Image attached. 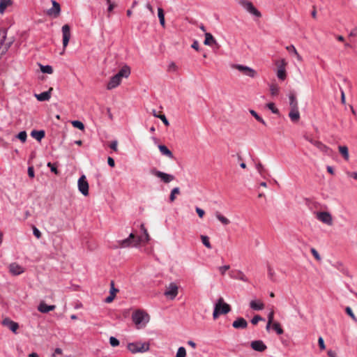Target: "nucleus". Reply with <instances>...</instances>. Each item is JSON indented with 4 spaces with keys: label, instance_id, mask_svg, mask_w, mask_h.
I'll use <instances>...</instances> for the list:
<instances>
[{
    "label": "nucleus",
    "instance_id": "nucleus-10",
    "mask_svg": "<svg viewBox=\"0 0 357 357\" xmlns=\"http://www.w3.org/2000/svg\"><path fill=\"white\" fill-rule=\"evenodd\" d=\"M62 35H63V51L65 50L66 47H67L70 36V27L68 24H64L62 26Z\"/></svg>",
    "mask_w": 357,
    "mask_h": 357
},
{
    "label": "nucleus",
    "instance_id": "nucleus-47",
    "mask_svg": "<svg viewBox=\"0 0 357 357\" xmlns=\"http://www.w3.org/2000/svg\"><path fill=\"white\" fill-rule=\"evenodd\" d=\"M26 132L25 131H22L19 132V134L17 135V137L22 142H25L26 140Z\"/></svg>",
    "mask_w": 357,
    "mask_h": 357
},
{
    "label": "nucleus",
    "instance_id": "nucleus-48",
    "mask_svg": "<svg viewBox=\"0 0 357 357\" xmlns=\"http://www.w3.org/2000/svg\"><path fill=\"white\" fill-rule=\"evenodd\" d=\"M345 311L347 312V314L355 321H357V319L356 317V316L354 315L351 308L350 307H347L346 309H345Z\"/></svg>",
    "mask_w": 357,
    "mask_h": 357
},
{
    "label": "nucleus",
    "instance_id": "nucleus-13",
    "mask_svg": "<svg viewBox=\"0 0 357 357\" xmlns=\"http://www.w3.org/2000/svg\"><path fill=\"white\" fill-rule=\"evenodd\" d=\"M152 174H154L155 176L161 178V180L165 183H170L171 181L174 180V176L173 175L168 174L167 173L160 172L158 170H153Z\"/></svg>",
    "mask_w": 357,
    "mask_h": 357
},
{
    "label": "nucleus",
    "instance_id": "nucleus-30",
    "mask_svg": "<svg viewBox=\"0 0 357 357\" xmlns=\"http://www.w3.org/2000/svg\"><path fill=\"white\" fill-rule=\"evenodd\" d=\"M158 149L162 155H166L169 158H174L172 152L166 146L159 145Z\"/></svg>",
    "mask_w": 357,
    "mask_h": 357
},
{
    "label": "nucleus",
    "instance_id": "nucleus-51",
    "mask_svg": "<svg viewBox=\"0 0 357 357\" xmlns=\"http://www.w3.org/2000/svg\"><path fill=\"white\" fill-rule=\"evenodd\" d=\"M109 343L114 347L119 345V341L114 337L109 338Z\"/></svg>",
    "mask_w": 357,
    "mask_h": 357
},
{
    "label": "nucleus",
    "instance_id": "nucleus-32",
    "mask_svg": "<svg viewBox=\"0 0 357 357\" xmlns=\"http://www.w3.org/2000/svg\"><path fill=\"white\" fill-rule=\"evenodd\" d=\"M12 4V0H0V13L3 14L6 8Z\"/></svg>",
    "mask_w": 357,
    "mask_h": 357
},
{
    "label": "nucleus",
    "instance_id": "nucleus-18",
    "mask_svg": "<svg viewBox=\"0 0 357 357\" xmlns=\"http://www.w3.org/2000/svg\"><path fill=\"white\" fill-rule=\"evenodd\" d=\"M289 105L291 107L290 112H298V103L296 98V94L294 92H290L289 94Z\"/></svg>",
    "mask_w": 357,
    "mask_h": 357
},
{
    "label": "nucleus",
    "instance_id": "nucleus-43",
    "mask_svg": "<svg viewBox=\"0 0 357 357\" xmlns=\"http://www.w3.org/2000/svg\"><path fill=\"white\" fill-rule=\"evenodd\" d=\"M270 91H271V95L276 96L279 93V87L277 84H273L270 86Z\"/></svg>",
    "mask_w": 357,
    "mask_h": 357
},
{
    "label": "nucleus",
    "instance_id": "nucleus-59",
    "mask_svg": "<svg viewBox=\"0 0 357 357\" xmlns=\"http://www.w3.org/2000/svg\"><path fill=\"white\" fill-rule=\"evenodd\" d=\"M117 145H118V142L117 141H113L110 143L109 144V147L110 149H112L113 151H118V148H117Z\"/></svg>",
    "mask_w": 357,
    "mask_h": 357
},
{
    "label": "nucleus",
    "instance_id": "nucleus-3",
    "mask_svg": "<svg viewBox=\"0 0 357 357\" xmlns=\"http://www.w3.org/2000/svg\"><path fill=\"white\" fill-rule=\"evenodd\" d=\"M230 311V305L225 302L223 298L220 297L215 305L213 317L216 319L220 314H226Z\"/></svg>",
    "mask_w": 357,
    "mask_h": 357
},
{
    "label": "nucleus",
    "instance_id": "nucleus-39",
    "mask_svg": "<svg viewBox=\"0 0 357 357\" xmlns=\"http://www.w3.org/2000/svg\"><path fill=\"white\" fill-rule=\"evenodd\" d=\"M140 227H141V230L143 231L144 235V238L142 237V238H143L142 242H146V243L149 242L150 240V236L148 233L147 229L145 228V227L143 224L141 225Z\"/></svg>",
    "mask_w": 357,
    "mask_h": 357
},
{
    "label": "nucleus",
    "instance_id": "nucleus-63",
    "mask_svg": "<svg viewBox=\"0 0 357 357\" xmlns=\"http://www.w3.org/2000/svg\"><path fill=\"white\" fill-rule=\"evenodd\" d=\"M273 317H274V312H273V311H271V312L268 314V322H269V324H273Z\"/></svg>",
    "mask_w": 357,
    "mask_h": 357
},
{
    "label": "nucleus",
    "instance_id": "nucleus-31",
    "mask_svg": "<svg viewBox=\"0 0 357 357\" xmlns=\"http://www.w3.org/2000/svg\"><path fill=\"white\" fill-rule=\"evenodd\" d=\"M213 43H216V40L213 38L211 33H205V40L204 42V44L205 45H211Z\"/></svg>",
    "mask_w": 357,
    "mask_h": 357
},
{
    "label": "nucleus",
    "instance_id": "nucleus-16",
    "mask_svg": "<svg viewBox=\"0 0 357 357\" xmlns=\"http://www.w3.org/2000/svg\"><path fill=\"white\" fill-rule=\"evenodd\" d=\"M2 324L4 326L8 327L14 333H17L19 328V324L8 317L3 319Z\"/></svg>",
    "mask_w": 357,
    "mask_h": 357
},
{
    "label": "nucleus",
    "instance_id": "nucleus-25",
    "mask_svg": "<svg viewBox=\"0 0 357 357\" xmlns=\"http://www.w3.org/2000/svg\"><path fill=\"white\" fill-rule=\"evenodd\" d=\"M119 291L117 289L114 287V282H111V288H110V295L106 298L105 302L106 303H111L113 301L116 296V294Z\"/></svg>",
    "mask_w": 357,
    "mask_h": 357
},
{
    "label": "nucleus",
    "instance_id": "nucleus-44",
    "mask_svg": "<svg viewBox=\"0 0 357 357\" xmlns=\"http://www.w3.org/2000/svg\"><path fill=\"white\" fill-rule=\"evenodd\" d=\"M186 356V351L185 349L183 347L178 348L176 357H185Z\"/></svg>",
    "mask_w": 357,
    "mask_h": 357
},
{
    "label": "nucleus",
    "instance_id": "nucleus-56",
    "mask_svg": "<svg viewBox=\"0 0 357 357\" xmlns=\"http://www.w3.org/2000/svg\"><path fill=\"white\" fill-rule=\"evenodd\" d=\"M33 235L37 238H40L42 236L41 232L35 226H33Z\"/></svg>",
    "mask_w": 357,
    "mask_h": 357
},
{
    "label": "nucleus",
    "instance_id": "nucleus-17",
    "mask_svg": "<svg viewBox=\"0 0 357 357\" xmlns=\"http://www.w3.org/2000/svg\"><path fill=\"white\" fill-rule=\"evenodd\" d=\"M250 347L253 350L259 352H263L267 349L266 345L261 340H255L251 342Z\"/></svg>",
    "mask_w": 357,
    "mask_h": 357
},
{
    "label": "nucleus",
    "instance_id": "nucleus-2",
    "mask_svg": "<svg viewBox=\"0 0 357 357\" xmlns=\"http://www.w3.org/2000/svg\"><path fill=\"white\" fill-rule=\"evenodd\" d=\"M132 319L138 329L145 327L150 317L144 310H137L132 313Z\"/></svg>",
    "mask_w": 357,
    "mask_h": 357
},
{
    "label": "nucleus",
    "instance_id": "nucleus-22",
    "mask_svg": "<svg viewBox=\"0 0 357 357\" xmlns=\"http://www.w3.org/2000/svg\"><path fill=\"white\" fill-rule=\"evenodd\" d=\"M9 271L12 274L17 275L24 272V268L17 263H12L9 266Z\"/></svg>",
    "mask_w": 357,
    "mask_h": 357
},
{
    "label": "nucleus",
    "instance_id": "nucleus-6",
    "mask_svg": "<svg viewBox=\"0 0 357 357\" xmlns=\"http://www.w3.org/2000/svg\"><path fill=\"white\" fill-rule=\"evenodd\" d=\"M178 294V287L174 282H171L168 285L165 287V291L164 292V295L171 299H174Z\"/></svg>",
    "mask_w": 357,
    "mask_h": 357
},
{
    "label": "nucleus",
    "instance_id": "nucleus-35",
    "mask_svg": "<svg viewBox=\"0 0 357 357\" xmlns=\"http://www.w3.org/2000/svg\"><path fill=\"white\" fill-rule=\"evenodd\" d=\"M286 49H287V50L289 53H291H291H292V54H294L296 56V58H297V59H298V61H301V60H302V57H301V56L298 53V52H297V50H296V47H295L293 45H291L287 46V47H286Z\"/></svg>",
    "mask_w": 357,
    "mask_h": 357
},
{
    "label": "nucleus",
    "instance_id": "nucleus-12",
    "mask_svg": "<svg viewBox=\"0 0 357 357\" xmlns=\"http://www.w3.org/2000/svg\"><path fill=\"white\" fill-rule=\"evenodd\" d=\"M241 5L243 8L252 15L260 17H261V13L254 6L250 1H242Z\"/></svg>",
    "mask_w": 357,
    "mask_h": 357
},
{
    "label": "nucleus",
    "instance_id": "nucleus-37",
    "mask_svg": "<svg viewBox=\"0 0 357 357\" xmlns=\"http://www.w3.org/2000/svg\"><path fill=\"white\" fill-rule=\"evenodd\" d=\"M179 194H180L179 188L176 187V188H173L171 191V194L169 196L170 202H174V200L176 199V195H179Z\"/></svg>",
    "mask_w": 357,
    "mask_h": 357
},
{
    "label": "nucleus",
    "instance_id": "nucleus-21",
    "mask_svg": "<svg viewBox=\"0 0 357 357\" xmlns=\"http://www.w3.org/2000/svg\"><path fill=\"white\" fill-rule=\"evenodd\" d=\"M56 308L54 305H47L44 301L40 303L38 306V310L42 313H47L50 311H52Z\"/></svg>",
    "mask_w": 357,
    "mask_h": 357
},
{
    "label": "nucleus",
    "instance_id": "nucleus-28",
    "mask_svg": "<svg viewBox=\"0 0 357 357\" xmlns=\"http://www.w3.org/2000/svg\"><path fill=\"white\" fill-rule=\"evenodd\" d=\"M338 150L343 158L348 161L349 160V149L347 146H339Z\"/></svg>",
    "mask_w": 357,
    "mask_h": 357
},
{
    "label": "nucleus",
    "instance_id": "nucleus-57",
    "mask_svg": "<svg viewBox=\"0 0 357 357\" xmlns=\"http://www.w3.org/2000/svg\"><path fill=\"white\" fill-rule=\"evenodd\" d=\"M263 319L259 315H255L251 320L252 324L256 325L259 321H261Z\"/></svg>",
    "mask_w": 357,
    "mask_h": 357
},
{
    "label": "nucleus",
    "instance_id": "nucleus-61",
    "mask_svg": "<svg viewBox=\"0 0 357 357\" xmlns=\"http://www.w3.org/2000/svg\"><path fill=\"white\" fill-rule=\"evenodd\" d=\"M318 344L321 349L324 350L326 348L324 339L320 337L318 340Z\"/></svg>",
    "mask_w": 357,
    "mask_h": 357
},
{
    "label": "nucleus",
    "instance_id": "nucleus-64",
    "mask_svg": "<svg viewBox=\"0 0 357 357\" xmlns=\"http://www.w3.org/2000/svg\"><path fill=\"white\" fill-rule=\"evenodd\" d=\"M107 163L112 167H114L115 166L114 160L112 158H111V157H109L107 158Z\"/></svg>",
    "mask_w": 357,
    "mask_h": 357
},
{
    "label": "nucleus",
    "instance_id": "nucleus-5",
    "mask_svg": "<svg viewBox=\"0 0 357 357\" xmlns=\"http://www.w3.org/2000/svg\"><path fill=\"white\" fill-rule=\"evenodd\" d=\"M315 217L318 220L328 226H332L333 224L332 215L328 211H317L315 213Z\"/></svg>",
    "mask_w": 357,
    "mask_h": 357
},
{
    "label": "nucleus",
    "instance_id": "nucleus-62",
    "mask_svg": "<svg viewBox=\"0 0 357 357\" xmlns=\"http://www.w3.org/2000/svg\"><path fill=\"white\" fill-rule=\"evenodd\" d=\"M47 166L49 167H50L52 172H54L56 174H59V172H58L56 167L52 163L48 162Z\"/></svg>",
    "mask_w": 357,
    "mask_h": 357
},
{
    "label": "nucleus",
    "instance_id": "nucleus-15",
    "mask_svg": "<svg viewBox=\"0 0 357 357\" xmlns=\"http://www.w3.org/2000/svg\"><path fill=\"white\" fill-rule=\"evenodd\" d=\"M229 276L232 279L239 280L245 282L249 281L248 278L243 273V271L240 270H232L229 272Z\"/></svg>",
    "mask_w": 357,
    "mask_h": 357
},
{
    "label": "nucleus",
    "instance_id": "nucleus-49",
    "mask_svg": "<svg viewBox=\"0 0 357 357\" xmlns=\"http://www.w3.org/2000/svg\"><path fill=\"white\" fill-rule=\"evenodd\" d=\"M72 125L79 130H83L84 128V124L79 121H72Z\"/></svg>",
    "mask_w": 357,
    "mask_h": 357
},
{
    "label": "nucleus",
    "instance_id": "nucleus-60",
    "mask_svg": "<svg viewBox=\"0 0 357 357\" xmlns=\"http://www.w3.org/2000/svg\"><path fill=\"white\" fill-rule=\"evenodd\" d=\"M195 210H196V212L198 214L199 217L200 218H202L205 214L204 211L199 207H196Z\"/></svg>",
    "mask_w": 357,
    "mask_h": 357
},
{
    "label": "nucleus",
    "instance_id": "nucleus-42",
    "mask_svg": "<svg viewBox=\"0 0 357 357\" xmlns=\"http://www.w3.org/2000/svg\"><path fill=\"white\" fill-rule=\"evenodd\" d=\"M153 116L155 118H159L160 119H161L165 126H169V122H168L166 116L164 114H158L157 113H153Z\"/></svg>",
    "mask_w": 357,
    "mask_h": 357
},
{
    "label": "nucleus",
    "instance_id": "nucleus-45",
    "mask_svg": "<svg viewBox=\"0 0 357 357\" xmlns=\"http://www.w3.org/2000/svg\"><path fill=\"white\" fill-rule=\"evenodd\" d=\"M6 38V31L3 29L0 28V45H2Z\"/></svg>",
    "mask_w": 357,
    "mask_h": 357
},
{
    "label": "nucleus",
    "instance_id": "nucleus-40",
    "mask_svg": "<svg viewBox=\"0 0 357 357\" xmlns=\"http://www.w3.org/2000/svg\"><path fill=\"white\" fill-rule=\"evenodd\" d=\"M201 240H202V243L208 249H211L212 247H211V244L209 241V238L207 236H204V235H202L201 236Z\"/></svg>",
    "mask_w": 357,
    "mask_h": 357
},
{
    "label": "nucleus",
    "instance_id": "nucleus-8",
    "mask_svg": "<svg viewBox=\"0 0 357 357\" xmlns=\"http://www.w3.org/2000/svg\"><path fill=\"white\" fill-rule=\"evenodd\" d=\"M277 77H278L279 79L284 81L287 77V73L285 70L287 63L284 59H282L280 61L277 62Z\"/></svg>",
    "mask_w": 357,
    "mask_h": 357
},
{
    "label": "nucleus",
    "instance_id": "nucleus-4",
    "mask_svg": "<svg viewBox=\"0 0 357 357\" xmlns=\"http://www.w3.org/2000/svg\"><path fill=\"white\" fill-rule=\"evenodd\" d=\"M149 343L136 342L129 343L128 344V349L132 354L144 353L149 350Z\"/></svg>",
    "mask_w": 357,
    "mask_h": 357
},
{
    "label": "nucleus",
    "instance_id": "nucleus-9",
    "mask_svg": "<svg viewBox=\"0 0 357 357\" xmlns=\"http://www.w3.org/2000/svg\"><path fill=\"white\" fill-rule=\"evenodd\" d=\"M78 189L80 192L87 196L89 195V183L86 181V178L84 175H82L78 180Z\"/></svg>",
    "mask_w": 357,
    "mask_h": 357
},
{
    "label": "nucleus",
    "instance_id": "nucleus-29",
    "mask_svg": "<svg viewBox=\"0 0 357 357\" xmlns=\"http://www.w3.org/2000/svg\"><path fill=\"white\" fill-rule=\"evenodd\" d=\"M250 306L252 310H261L264 307V303L260 301H251L250 303Z\"/></svg>",
    "mask_w": 357,
    "mask_h": 357
},
{
    "label": "nucleus",
    "instance_id": "nucleus-23",
    "mask_svg": "<svg viewBox=\"0 0 357 357\" xmlns=\"http://www.w3.org/2000/svg\"><path fill=\"white\" fill-rule=\"evenodd\" d=\"M116 75L121 79L123 77L127 78L130 75V68L128 66L125 65L120 69Z\"/></svg>",
    "mask_w": 357,
    "mask_h": 357
},
{
    "label": "nucleus",
    "instance_id": "nucleus-20",
    "mask_svg": "<svg viewBox=\"0 0 357 357\" xmlns=\"http://www.w3.org/2000/svg\"><path fill=\"white\" fill-rule=\"evenodd\" d=\"M232 326L235 328H246L248 326V322L243 317L237 318L232 324Z\"/></svg>",
    "mask_w": 357,
    "mask_h": 357
},
{
    "label": "nucleus",
    "instance_id": "nucleus-58",
    "mask_svg": "<svg viewBox=\"0 0 357 357\" xmlns=\"http://www.w3.org/2000/svg\"><path fill=\"white\" fill-rule=\"evenodd\" d=\"M274 274H275V272H274L273 269L271 266H268V275L271 280H273Z\"/></svg>",
    "mask_w": 357,
    "mask_h": 357
},
{
    "label": "nucleus",
    "instance_id": "nucleus-55",
    "mask_svg": "<svg viewBox=\"0 0 357 357\" xmlns=\"http://www.w3.org/2000/svg\"><path fill=\"white\" fill-rule=\"evenodd\" d=\"M251 114L259 122L265 125V121L263 120V119L261 117L259 113H251Z\"/></svg>",
    "mask_w": 357,
    "mask_h": 357
},
{
    "label": "nucleus",
    "instance_id": "nucleus-11",
    "mask_svg": "<svg viewBox=\"0 0 357 357\" xmlns=\"http://www.w3.org/2000/svg\"><path fill=\"white\" fill-rule=\"evenodd\" d=\"M241 5L243 8L252 15L260 17H261V13L254 6L250 1H242Z\"/></svg>",
    "mask_w": 357,
    "mask_h": 357
},
{
    "label": "nucleus",
    "instance_id": "nucleus-38",
    "mask_svg": "<svg viewBox=\"0 0 357 357\" xmlns=\"http://www.w3.org/2000/svg\"><path fill=\"white\" fill-rule=\"evenodd\" d=\"M40 70L43 73L52 74L53 73V68L51 66L46 65L43 66L40 65Z\"/></svg>",
    "mask_w": 357,
    "mask_h": 357
},
{
    "label": "nucleus",
    "instance_id": "nucleus-27",
    "mask_svg": "<svg viewBox=\"0 0 357 357\" xmlns=\"http://www.w3.org/2000/svg\"><path fill=\"white\" fill-rule=\"evenodd\" d=\"M45 135V132L43 130H33L31 132V136L33 138L36 139L38 142H40L42 140V139L44 138Z\"/></svg>",
    "mask_w": 357,
    "mask_h": 357
},
{
    "label": "nucleus",
    "instance_id": "nucleus-26",
    "mask_svg": "<svg viewBox=\"0 0 357 357\" xmlns=\"http://www.w3.org/2000/svg\"><path fill=\"white\" fill-rule=\"evenodd\" d=\"M306 139L322 151L327 152V151L329 149L328 147L322 144L321 142L313 140L312 139H309L308 137H306Z\"/></svg>",
    "mask_w": 357,
    "mask_h": 357
},
{
    "label": "nucleus",
    "instance_id": "nucleus-19",
    "mask_svg": "<svg viewBox=\"0 0 357 357\" xmlns=\"http://www.w3.org/2000/svg\"><path fill=\"white\" fill-rule=\"evenodd\" d=\"M121 82V78H120L116 74L112 76L109 81L107 88V89H112L118 86Z\"/></svg>",
    "mask_w": 357,
    "mask_h": 357
},
{
    "label": "nucleus",
    "instance_id": "nucleus-33",
    "mask_svg": "<svg viewBox=\"0 0 357 357\" xmlns=\"http://www.w3.org/2000/svg\"><path fill=\"white\" fill-rule=\"evenodd\" d=\"M158 16L160 20V24L162 27L165 26V13L162 8H158Z\"/></svg>",
    "mask_w": 357,
    "mask_h": 357
},
{
    "label": "nucleus",
    "instance_id": "nucleus-41",
    "mask_svg": "<svg viewBox=\"0 0 357 357\" xmlns=\"http://www.w3.org/2000/svg\"><path fill=\"white\" fill-rule=\"evenodd\" d=\"M273 328L276 331V333L279 335H281L284 333L283 329L282 328L280 324L278 322H275L273 324Z\"/></svg>",
    "mask_w": 357,
    "mask_h": 357
},
{
    "label": "nucleus",
    "instance_id": "nucleus-53",
    "mask_svg": "<svg viewBox=\"0 0 357 357\" xmlns=\"http://www.w3.org/2000/svg\"><path fill=\"white\" fill-rule=\"evenodd\" d=\"M265 108H268L271 112H278V110L275 108V104L273 102H268L265 105Z\"/></svg>",
    "mask_w": 357,
    "mask_h": 357
},
{
    "label": "nucleus",
    "instance_id": "nucleus-54",
    "mask_svg": "<svg viewBox=\"0 0 357 357\" xmlns=\"http://www.w3.org/2000/svg\"><path fill=\"white\" fill-rule=\"evenodd\" d=\"M310 251H311L312 255L314 256V257L317 261H320L321 260V257H320L319 254L318 253V252L316 250V249L311 248Z\"/></svg>",
    "mask_w": 357,
    "mask_h": 357
},
{
    "label": "nucleus",
    "instance_id": "nucleus-1",
    "mask_svg": "<svg viewBox=\"0 0 357 357\" xmlns=\"http://www.w3.org/2000/svg\"><path fill=\"white\" fill-rule=\"evenodd\" d=\"M142 236H137L133 233H131L127 238L117 241L116 248H127L130 247H137L141 243H142Z\"/></svg>",
    "mask_w": 357,
    "mask_h": 357
},
{
    "label": "nucleus",
    "instance_id": "nucleus-7",
    "mask_svg": "<svg viewBox=\"0 0 357 357\" xmlns=\"http://www.w3.org/2000/svg\"><path fill=\"white\" fill-rule=\"evenodd\" d=\"M233 68L235 69H237L238 70L241 72L243 75H247L252 78L255 77L257 75L256 70H255L254 69H252L248 66H243L241 64H236V65L233 66Z\"/></svg>",
    "mask_w": 357,
    "mask_h": 357
},
{
    "label": "nucleus",
    "instance_id": "nucleus-34",
    "mask_svg": "<svg viewBox=\"0 0 357 357\" xmlns=\"http://www.w3.org/2000/svg\"><path fill=\"white\" fill-rule=\"evenodd\" d=\"M215 217L224 225H227L230 223V220L219 212L215 213Z\"/></svg>",
    "mask_w": 357,
    "mask_h": 357
},
{
    "label": "nucleus",
    "instance_id": "nucleus-36",
    "mask_svg": "<svg viewBox=\"0 0 357 357\" xmlns=\"http://www.w3.org/2000/svg\"><path fill=\"white\" fill-rule=\"evenodd\" d=\"M256 169L259 174L262 176L265 177L266 174L267 173V170L265 169V167L263 166V165L261 162H258L256 165Z\"/></svg>",
    "mask_w": 357,
    "mask_h": 357
},
{
    "label": "nucleus",
    "instance_id": "nucleus-52",
    "mask_svg": "<svg viewBox=\"0 0 357 357\" xmlns=\"http://www.w3.org/2000/svg\"><path fill=\"white\" fill-rule=\"evenodd\" d=\"M229 268H230V266L229 265H225V266H220L218 268L219 271L220 272L222 275H224L225 274V272L227 271H228Z\"/></svg>",
    "mask_w": 357,
    "mask_h": 357
},
{
    "label": "nucleus",
    "instance_id": "nucleus-50",
    "mask_svg": "<svg viewBox=\"0 0 357 357\" xmlns=\"http://www.w3.org/2000/svg\"><path fill=\"white\" fill-rule=\"evenodd\" d=\"M177 66L174 62H171L167 68L169 72H176L177 70Z\"/></svg>",
    "mask_w": 357,
    "mask_h": 357
},
{
    "label": "nucleus",
    "instance_id": "nucleus-24",
    "mask_svg": "<svg viewBox=\"0 0 357 357\" xmlns=\"http://www.w3.org/2000/svg\"><path fill=\"white\" fill-rule=\"evenodd\" d=\"M52 90V88H50L48 91H44L40 94H36L35 96L39 101L48 100L50 98V94Z\"/></svg>",
    "mask_w": 357,
    "mask_h": 357
},
{
    "label": "nucleus",
    "instance_id": "nucleus-14",
    "mask_svg": "<svg viewBox=\"0 0 357 357\" xmlns=\"http://www.w3.org/2000/svg\"><path fill=\"white\" fill-rule=\"evenodd\" d=\"M52 8L49 9L47 11V14L49 16H52L53 17L56 18V17H59L60 15L61 6H60V4L54 0L52 1Z\"/></svg>",
    "mask_w": 357,
    "mask_h": 357
},
{
    "label": "nucleus",
    "instance_id": "nucleus-46",
    "mask_svg": "<svg viewBox=\"0 0 357 357\" xmlns=\"http://www.w3.org/2000/svg\"><path fill=\"white\" fill-rule=\"evenodd\" d=\"M289 116L291 121L294 123L297 122L300 119L299 113H289Z\"/></svg>",
    "mask_w": 357,
    "mask_h": 357
}]
</instances>
